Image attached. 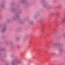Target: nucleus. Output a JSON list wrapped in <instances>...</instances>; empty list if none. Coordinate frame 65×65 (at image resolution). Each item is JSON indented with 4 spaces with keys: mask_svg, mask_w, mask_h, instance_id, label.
Here are the masks:
<instances>
[{
    "mask_svg": "<svg viewBox=\"0 0 65 65\" xmlns=\"http://www.w3.org/2000/svg\"><path fill=\"white\" fill-rule=\"evenodd\" d=\"M55 45V44H53V46H54Z\"/></svg>",
    "mask_w": 65,
    "mask_h": 65,
    "instance_id": "1",
    "label": "nucleus"
}]
</instances>
